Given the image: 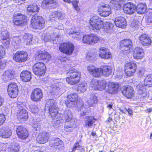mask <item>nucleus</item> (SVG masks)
<instances>
[{"label":"nucleus","mask_w":152,"mask_h":152,"mask_svg":"<svg viewBox=\"0 0 152 152\" xmlns=\"http://www.w3.org/2000/svg\"><path fill=\"white\" fill-rule=\"evenodd\" d=\"M48 110L49 115L52 118L53 120L51 121L52 124L53 126L57 128L64 121L61 117L62 115L61 114L58 113L57 106L48 108Z\"/></svg>","instance_id":"nucleus-1"},{"label":"nucleus","mask_w":152,"mask_h":152,"mask_svg":"<svg viewBox=\"0 0 152 152\" xmlns=\"http://www.w3.org/2000/svg\"><path fill=\"white\" fill-rule=\"evenodd\" d=\"M64 115L66 121L70 122L71 124H65L64 126V131L65 132L69 133L72 132L74 128L75 120L73 118L71 112L68 110H66L65 111Z\"/></svg>","instance_id":"nucleus-2"},{"label":"nucleus","mask_w":152,"mask_h":152,"mask_svg":"<svg viewBox=\"0 0 152 152\" xmlns=\"http://www.w3.org/2000/svg\"><path fill=\"white\" fill-rule=\"evenodd\" d=\"M68 77L66 81L71 85H75L78 83L80 80L81 73L74 69L70 70L67 73Z\"/></svg>","instance_id":"nucleus-3"},{"label":"nucleus","mask_w":152,"mask_h":152,"mask_svg":"<svg viewBox=\"0 0 152 152\" xmlns=\"http://www.w3.org/2000/svg\"><path fill=\"white\" fill-rule=\"evenodd\" d=\"M17 104L18 118L21 122L25 121L28 117L27 112L25 109V103L18 102Z\"/></svg>","instance_id":"nucleus-4"},{"label":"nucleus","mask_w":152,"mask_h":152,"mask_svg":"<svg viewBox=\"0 0 152 152\" xmlns=\"http://www.w3.org/2000/svg\"><path fill=\"white\" fill-rule=\"evenodd\" d=\"M45 21L41 16L35 15L31 20V26L34 29H42L44 26Z\"/></svg>","instance_id":"nucleus-5"},{"label":"nucleus","mask_w":152,"mask_h":152,"mask_svg":"<svg viewBox=\"0 0 152 152\" xmlns=\"http://www.w3.org/2000/svg\"><path fill=\"white\" fill-rule=\"evenodd\" d=\"M104 23L103 20L98 16H93L90 20V23L93 30H99L102 28Z\"/></svg>","instance_id":"nucleus-6"},{"label":"nucleus","mask_w":152,"mask_h":152,"mask_svg":"<svg viewBox=\"0 0 152 152\" xmlns=\"http://www.w3.org/2000/svg\"><path fill=\"white\" fill-rule=\"evenodd\" d=\"M27 17L20 13L15 14L13 17V22L14 24L18 26H22L26 25Z\"/></svg>","instance_id":"nucleus-7"},{"label":"nucleus","mask_w":152,"mask_h":152,"mask_svg":"<svg viewBox=\"0 0 152 152\" xmlns=\"http://www.w3.org/2000/svg\"><path fill=\"white\" fill-rule=\"evenodd\" d=\"M59 50L62 53L66 55H71L74 49V45L70 42L64 43L60 45Z\"/></svg>","instance_id":"nucleus-8"},{"label":"nucleus","mask_w":152,"mask_h":152,"mask_svg":"<svg viewBox=\"0 0 152 152\" xmlns=\"http://www.w3.org/2000/svg\"><path fill=\"white\" fill-rule=\"evenodd\" d=\"M132 46V41L129 39L122 40L120 42V48L124 53L126 55L130 52Z\"/></svg>","instance_id":"nucleus-9"},{"label":"nucleus","mask_w":152,"mask_h":152,"mask_svg":"<svg viewBox=\"0 0 152 152\" xmlns=\"http://www.w3.org/2000/svg\"><path fill=\"white\" fill-rule=\"evenodd\" d=\"M137 69L136 64L134 62H130L126 64L124 67L125 72L126 75L129 77L133 75Z\"/></svg>","instance_id":"nucleus-10"},{"label":"nucleus","mask_w":152,"mask_h":152,"mask_svg":"<svg viewBox=\"0 0 152 152\" xmlns=\"http://www.w3.org/2000/svg\"><path fill=\"white\" fill-rule=\"evenodd\" d=\"M7 92L11 98L16 97L18 92V86L17 84L14 83H10L8 86Z\"/></svg>","instance_id":"nucleus-11"},{"label":"nucleus","mask_w":152,"mask_h":152,"mask_svg":"<svg viewBox=\"0 0 152 152\" xmlns=\"http://www.w3.org/2000/svg\"><path fill=\"white\" fill-rule=\"evenodd\" d=\"M27 53L24 51H18L16 52L14 55V60L16 62L22 63L25 61L27 58Z\"/></svg>","instance_id":"nucleus-12"},{"label":"nucleus","mask_w":152,"mask_h":152,"mask_svg":"<svg viewBox=\"0 0 152 152\" xmlns=\"http://www.w3.org/2000/svg\"><path fill=\"white\" fill-rule=\"evenodd\" d=\"M46 66L45 64L42 62L36 63L33 67V72L36 75H42L45 72Z\"/></svg>","instance_id":"nucleus-13"},{"label":"nucleus","mask_w":152,"mask_h":152,"mask_svg":"<svg viewBox=\"0 0 152 152\" xmlns=\"http://www.w3.org/2000/svg\"><path fill=\"white\" fill-rule=\"evenodd\" d=\"M43 96V93L42 90L39 88H36L34 89L32 91L31 98L32 101L38 102L42 98Z\"/></svg>","instance_id":"nucleus-14"},{"label":"nucleus","mask_w":152,"mask_h":152,"mask_svg":"<svg viewBox=\"0 0 152 152\" xmlns=\"http://www.w3.org/2000/svg\"><path fill=\"white\" fill-rule=\"evenodd\" d=\"M100 38L97 35L91 34L90 35H86L83 36V42L84 43L92 44L97 43L99 40Z\"/></svg>","instance_id":"nucleus-15"},{"label":"nucleus","mask_w":152,"mask_h":152,"mask_svg":"<svg viewBox=\"0 0 152 152\" xmlns=\"http://www.w3.org/2000/svg\"><path fill=\"white\" fill-rule=\"evenodd\" d=\"M78 95L76 94H72L67 96V99L66 101V104L67 107L74 106L77 104Z\"/></svg>","instance_id":"nucleus-16"},{"label":"nucleus","mask_w":152,"mask_h":152,"mask_svg":"<svg viewBox=\"0 0 152 152\" xmlns=\"http://www.w3.org/2000/svg\"><path fill=\"white\" fill-rule=\"evenodd\" d=\"M123 10L124 13L130 15L134 14L136 11V5L129 2L125 4Z\"/></svg>","instance_id":"nucleus-17"},{"label":"nucleus","mask_w":152,"mask_h":152,"mask_svg":"<svg viewBox=\"0 0 152 152\" xmlns=\"http://www.w3.org/2000/svg\"><path fill=\"white\" fill-rule=\"evenodd\" d=\"M98 13L101 16L105 17L108 16L111 13V8L108 5H102L98 10Z\"/></svg>","instance_id":"nucleus-18"},{"label":"nucleus","mask_w":152,"mask_h":152,"mask_svg":"<svg viewBox=\"0 0 152 152\" xmlns=\"http://www.w3.org/2000/svg\"><path fill=\"white\" fill-rule=\"evenodd\" d=\"M2 30L3 29L2 28L0 37L1 39L2 40L3 43L6 48H7L9 47L10 42L8 32L7 30Z\"/></svg>","instance_id":"nucleus-19"},{"label":"nucleus","mask_w":152,"mask_h":152,"mask_svg":"<svg viewBox=\"0 0 152 152\" xmlns=\"http://www.w3.org/2000/svg\"><path fill=\"white\" fill-rule=\"evenodd\" d=\"M16 132L18 137L22 139H25L28 136L26 129L23 126H18L16 130Z\"/></svg>","instance_id":"nucleus-20"},{"label":"nucleus","mask_w":152,"mask_h":152,"mask_svg":"<svg viewBox=\"0 0 152 152\" xmlns=\"http://www.w3.org/2000/svg\"><path fill=\"white\" fill-rule=\"evenodd\" d=\"M87 69L91 74L96 77H99L102 73L101 68H97L94 66L90 65Z\"/></svg>","instance_id":"nucleus-21"},{"label":"nucleus","mask_w":152,"mask_h":152,"mask_svg":"<svg viewBox=\"0 0 152 152\" xmlns=\"http://www.w3.org/2000/svg\"><path fill=\"white\" fill-rule=\"evenodd\" d=\"M36 60H50L51 59V55L48 52H43L41 51L37 52L35 55Z\"/></svg>","instance_id":"nucleus-22"},{"label":"nucleus","mask_w":152,"mask_h":152,"mask_svg":"<svg viewBox=\"0 0 152 152\" xmlns=\"http://www.w3.org/2000/svg\"><path fill=\"white\" fill-rule=\"evenodd\" d=\"M123 95L128 98H130L134 95V91L133 88L130 86L124 87L122 91Z\"/></svg>","instance_id":"nucleus-23"},{"label":"nucleus","mask_w":152,"mask_h":152,"mask_svg":"<svg viewBox=\"0 0 152 152\" xmlns=\"http://www.w3.org/2000/svg\"><path fill=\"white\" fill-rule=\"evenodd\" d=\"M99 52V57L102 58L107 59L111 57V54L109 50L105 48H101Z\"/></svg>","instance_id":"nucleus-24"},{"label":"nucleus","mask_w":152,"mask_h":152,"mask_svg":"<svg viewBox=\"0 0 152 152\" xmlns=\"http://www.w3.org/2000/svg\"><path fill=\"white\" fill-rule=\"evenodd\" d=\"M49 139V134L43 132L39 133L37 137V140L39 143L42 144L47 142Z\"/></svg>","instance_id":"nucleus-25"},{"label":"nucleus","mask_w":152,"mask_h":152,"mask_svg":"<svg viewBox=\"0 0 152 152\" xmlns=\"http://www.w3.org/2000/svg\"><path fill=\"white\" fill-rule=\"evenodd\" d=\"M97 102V97L94 94L91 95L89 98L88 99L86 102V104H83V107L86 108H88L90 106H94Z\"/></svg>","instance_id":"nucleus-26"},{"label":"nucleus","mask_w":152,"mask_h":152,"mask_svg":"<svg viewBox=\"0 0 152 152\" xmlns=\"http://www.w3.org/2000/svg\"><path fill=\"white\" fill-rule=\"evenodd\" d=\"M12 130L8 127H4L0 130V136L5 138H9L12 135Z\"/></svg>","instance_id":"nucleus-27"},{"label":"nucleus","mask_w":152,"mask_h":152,"mask_svg":"<svg viewBox=\"0 0 152 152\" xmlns=\"http://www.w3.org/2000/svg\"><path fill=\"white\" fill-rule=\"evenodd\" d=\"M144 55L143 50L142 48L136 47L133 53V58L136 59H141Z\"/></svg>","instance_id":"nucleus-28"},{"label":"nucleus","mask_w":152,"mask_h":152,"mask_svg":"<svg viewBox=\"0 0 152 152\" xmlns=\"http://www.w3.org/2000/svg\"><path fill=\"white\" fill-rule=\"evenodd\" d=\"M139 39L140 42L143 46L149 45L151 43V39L146 34H142L139 37Z\"/></svg>","instance_id":"nucleus-29"},{"label":"nucleus","mask_w":152,"mask_h":152,"mask_svg":"<svg viewBox=\"0 0 152 152\" xmlns=\"http://www.w3.org/2000/svg\"><path fill=\"white\" fill-rule=\"evenodd\" d=\"M114 22L116 26L119 28H124L126 27V22L124 18L121 16L116 18Z\"/></svg>","instance_id":"nucleus-30"},{"label":"nucleus","mask_w":152,"mask_h":152,"mask_svg":"<svg viewBox=\"0 0 152 152\" xmlns=\"http://www.w3.org/2000/svg\"><path fill=\"white\" fill-rule=\"evenodd\" d=\"M14 71L11 70L6 71L3 75L2 79L5 81H10L14 78Z\"/></svg>","instance_id":"nucleus-31"},{"label":"nucleus","mask_w":152,"mask_h":152,"mask_svg":"<svg viewBox=\"0 0 152 152\" xmlns=\"http://www.w3.org/2000/svg\"><path fill=\"white\" fill-rule=\"evenodd\" d=\"M146 86L142 83H140L136 86L139 93L142 95L143 97L148 96V94L147 93L145 87Z\"/></svg>","instance_id":"nucleus-32"},{"label":"nucleus","mask_w":152,"mask_h":152,"mask_svg":"<svg viewBox=\"0 0 152 152\" xmlns=\"http://www.w3.org/2000/svg\"><path fill=\"white\" fill-rule=\"evenodd\" d=\"M20 77L22 80L24 82L29 81L31 78V74L28 71H23L20 74Z\"/></svg>","instance_id":"nucleus-33"},{"label":"nucleus","mask_w":152,"mask_h":152,"mask_svg":"<svg viewBox=\"0 0 152 152\" xmlns=\"http://www.w3.org/2000/svg\"><path fill=\"white\" fill-rule=\"evenodd\" d=\"M107 91L110 94L115 93L117 92L119 88V85L113 82L109 83Z\"/></svg>","instance_id":"nucleus-34"},{"label":"nucleus","mask_w":152,"mask_h":152,"mask_svg":"<svg viewBox=\"0 0 152 152\" xmlns=\"http://www.w3.org/2000/svg\"><path fill=\"white\" fill-rule=\"evenodd\" d=\"M39 7L37 5L32 4L29 5L27 8V11L30 14L34 15L39 12Z\"/></svg>","instance_id":"nucleus-35"},{"label":"nucleus","mask_w":152,"mask_h":152,"mask_svg":"<svg viewBox=\"0 0 152 152\" xmlns=\"http://www.w3.org/2000/svg\"><path fill=\"white\" fill-rule=\"evenodd\" d=\"M56 37L57 38L59 37V36L56 35L55 33L51 34L50 35L49 34H47L43 36L42 39L45 42L50 41L51 40L54 41L56 40Z\"/></svg>","instance_id":"nucleus-36"},{"label":"nucleus","mask_w":152,"mask_h":152,"mask_svg":"<svg viewBox=\"0 0 152 152\" xmlns=\"http://www.w3.org/2000/svg\"><path fill=\"white\" fill-rule=\"evenodd\" d=\"M101 71L102 74L104 76H108L112 72L111 67L109 66H104L101 67Z\"/></svg>","instance_id":"nucleus-37"},{"label":"nucleus","mask_w":152,"mask_h":152,"mask_svg":"<svg viewBox=\"0 0 152 152\" xmlns=\"http://www.w3.org/2000/svg\"><path fill=\"white\" fill-rule=\"evenodd\" d=\"M124 0H110V5L115 9L118 10L120 8L121 5Z\"/></svg>","instance_id":"nucleus-38"},{"label":"nucleus","mask_w":152,"mask_h":152,"mask_svg":"<svg viewBox=\"0 0 152 152\" xmlns=\"http://www.w3.org/2000/svg\"><path fill=\"white\" fill-rule=\"evenodd\" d=\"M113 27V24L110 22H107L103 24V28L104 31L106 33H110L112 32V30Z\"/></svg>","instance_id":"nucleus-39"},{"label":"nucleus","mask_w":152,"mask_h":152,"mask_svg":"<svg viewBox=\"0 0 152 152\" xmlns=\"http://www.w3.org/2000/svg\"><path fill=\"white\" fill-rule=\"evenodd\" d=\"M95 119L94 117L91 116H87L85 120V126L90 128L95 122Z\"/></svg>","instance_id":"nucleus-40"},{"label":"nucleus","mask_w":152,"mask_h":152,"mask_svg":"<svg viewBox=\"0 0 152 152\" xmlns=\"http://www.w3.org/2000/svg\"><path fill=\"white\" fill-rule=\"evenodd\" d=\"M146 4L143 3H140L136 7V10L137 13L139 14L145 13L146 10Z\"/></svg>","instance_id":"nucleus-41"},{"label":"nucleus","mask_w":152,"mask_h":152,"mask_svg":"<svg viewBox=\"0 0 152 152\" xmlns=\"http://www.w3.org/2000/svg\"><path fill=\"white\" fill-rule=\"evenodd\" d=\"M23 39L26 45H29L31 43L32 36L28 34H24L23 35Z\"/></svg>","instance_id":"nucleus-42"},{"label":"nucleus","mask_w":152,"mask_h":152,"mask_svg":"<svg viewBox=\"0 0 152 152\" xmlns=\"http://www.w3.org/2000/svg\"><path fill=\"white\" fill-rule=\"evenodd\" d=\"M62 143V141L58 138L53 139L50 140V145L51 147L59 146Z\"/></svg>","instance_id":"nucleus-43"},{"label":"nucleus","mask_w":152,"mask_h":152,"mask_svg":"<svg viewBox=\"0 0 152 152\" xmlns=\"http://www.w3.org/2000/svg\"><path fill=\"white\" fill-rule=\"evenodd\" d=\"M144 85L149 87L152 86V74L148 75L145 79Z\"/></svg>","instance_id":"nucleus-44"},{"label":"nucleus","mask_w":152,"mask_h":152,"mask_svg":"<svg viewBox=\"0 0 152 152\" xmlns=\"http://www.w3.org/2000/svg\"><path fill=\"white\" fill-rule=\"evenodd\" d=\"M87 88V84L84 82L81 83H79L78 85L77 90L78 91H80L81 93H83L86 91Z\"/></svg>","instance_id":"nucleus-45"},{"label":"nucleus","mask_w":152,"mask_h":152,"mask_svg":"<svg viewBox=\"0 0 152 152\" xmlns=\"http://www.w3.org/2000/svg\"><path fill=\"white\" fill-rule=\"evenodd\" d=\"M20 43V39L19 36L14 37L12 38V44L15 48L18 47Z\"/></svg>","instance_id":"nucleus-46"},{"label":"nucleus","mask_w":152,"mask_h":152,"mask_svg":"<svg viewBox=\"0 0 152 152\" xmlns=\"http://www.w3.org/2000/svg\"><path fill=\"white\" fill-rule=\"evenodd\" d=\"M57 102L56 100L53 99H47L46 100V107L48 108L52 107L53 106H56Z\"/></svg>","instance_id":"nucleus-47"},{"label":"nucleus","mask_w":152,"mask_h":152,"mask_svg":"<svg viewBox=\"0 0 152 152\" xmlns=\"http://www.w3.org/2000/svg\"><path fill=\"white\" fill-rule=\"evenodd\" d=\"M100 82L96 79H92L90 83V87L95 90H97Z\"/></svg>","instance_id":"nucleus-48"},{"label":"nucleus","mask_w":152,"mask_h":152,"mask_svg":"<svg viewBox=\"0 0 152 152\" xmlns=\"http://www.w3.org/2000/svg\"><path fill=\"white\" fill-rule=\"evenodd\" d=\"M32 122L31 123L32 126L34 128L38 127L40 126L41 124L40 121L41 119L38 117L37 118H34L32 120Z\"/></svg>","instance_id":"nucleus-49"},{"label":"nucleus","mask_w":152,"mask_h":152,"mask_svg":"<svg viewBox=\"0 0 152 152\" xmlns=\"http://www.w3.org/2000/svg\"><path fill=\"white\" fill-rule=\"evenodd\" d=\"M20 148V147L18 145H12L9 148L8 151L9 152H18Z\"/></svg>","instance_id":"nucleus-50"},{"label":"nucleus","mask_w":152,"mask_h":152,"mask_svg":"<svg viewBox=\"0 0 152 152\" xmlns=\"http://www.w3.org/2000/svg\"><path fill=\"white\" fill-rule=\"evenodd\" d=\"M57 2L54 0H44L42 3V6L43 7L44 5L51 4H57Z\"/></svg>","instance_id":"nucleus-51"},{"label":"nucleus","mask_w":152,"mask_h":152,"mask_svg":"<svg viewBox=\"0 0 152 152\" xmlns=\"http://www.w3.org/2000/svg\"><path fill=\"white\" fill-rule=\"evenodd\" d=\"M71 36L74 38H80V37L82 36V34L80 33L79 32L77 31H72L70 33Z\"/></svg>","instance_id":"nucleus-52"},{"label":"nucleus","mask_w":152,"mask_h":152,"mask_svg":"<svg viewBox=\"0 0 152 152\" xmlns=\"http://www.w3.org/2000/svg\"><path fill=\"white\" fill-rule=\"evenodd\" d=\"M146 22L148 24H150L152 23V10H151L149 13V14L146 16Z\"/></svg>","instance_id":"nucleus-53"},{"label":"nucleus","mask_w":152,"mask_h":152,"mask_svg":"<svg viewBox=\"0 0 152 152\" xmlns=\"http://www.w3.org/2000/svg\"><path fill=\"white\" fill-rule=\"evenodd\" d=\"M106 83L104 81H100L97 87V90H102L105 89L106 87Z\"/></svg>","instance_id":"nucleus-54"},{"label":"nucleus","mask_w":152,"mask_h":152,"mask_svg":"<svg viewBox=\"0 0 152 152\" xmlns=\"http://www.w3.org/2000/svg\"><path fill=\"white\" fill-rule=\"evenodd\" d=\"M30 108L31 112L33 113L37 114L39 111V109L36 105H31L30 106Z\"/></svg>","instance_id":"nucleus-55"},{"label":"nucleus","mask_w":152,"mask_h":152,"mask_svg":"<svg viewBox=\"0 0 152 152\" xmlns=\"http://www.w3.org/2000/svg\"><path fill=\"white\" fill-rule=\"evenodd\" d=\"M5 53V48L2 46L0 45V59L4 57Z\"/></svg>","instance_id":"nucleus-56"},{"label":"nucleus","mask_w":152,"mask_h":152,"mask_svg":"<svg viewBox=\"0 0 152 152\" xmlns=\"http://www.w3.org/2000/svg\"><path fill=\"white\" fill-rule=\"evenodd\" d=\"M81 147V146L80 145L78 142H77L74 144L73 147L72 149V151H75L76 150H79Z\"/></svg>","instance_id":"nucleus-57"},{"label":"nucleus","mask_w":152,"mask_h":152,"mask_svg":"<svg viewBox=\"0 0 152 152\" xmlns=\"http://www.w3.org/2000/svg\"><path fill=\"white\" fill-rule=\"evenodd\" d=\"M6 147V145L5 144H0V152H5Z\"/></svg>","instance_id":"nucleus-58"},{"label":"nucleus","mask_w":152,"mask_h":152,"mask_svg":"<svg viewBox=\"0 0 152 152\" xmlns=\"http://www.w3.org/2000/svg\"><path fill=\"white\" fill-rule=\"evenodd\" d=\"M5 119V115L4 114H0V126L4 124Z\"/></svg>","instance_id":"nucleus-59"},{"label":"nucleus","mask_w":152,"mask_h":152,"mask_svg":"<svg viewBox=\"0 0 152 152\" xmlns=\"http://www.w3.org/2000/svg\"><path fill=\"white\" fill-rule=\"evenodd\" d=\"M72 4L75 9L77 11L79 10V8L78 6V2L77 1H74L72 3Z\"/></svg>","instance_id":"nucleus-60"},{"label":"nucleus","mask_w":152,"mask_h":152,"mask_svg":"<svg viewBox=\"0 0 152 152\" xmlns=\"http://www.w3.org/2000/svg\"><path fill=\"white\" fill-rule=\"evenodd\" d=\"M63 86V84L61 82H59L55 84L53 86V91H54L56 88H59V86Z\"/></svg>","instance_id":"nucleus-61"},{"label":"nucleus","mask_w":152,"mask_h":152,"mask_svg":"<svg viewBox=\"0 0 152 152\" xmlns=\"http://www.w3.org/2000/svg\"><path fill=\"white\" fill-rule=\"evenodd\" d=\"M6 64L2 62L1 59H0V69H2L5 67Z\"/></svg>","instance_id":"nucleus-62"},{"label":"nucleus","mask_w":152,"mask_h":152,"mask_svg":"<svg viewBox=\"0 0 152 152\" xmlns=\"http://www.w3.org/2000/svg\"><path fill=\"white\" fill-rule=\"evenodd\" d=\"M57 13V11H55L52 12L50 17L51 18H57L56 14Z\"/></svg>","instance_id":"nucleus-63"},{"label":"nucleus","mask_w":152,"mask_h":152,"mask_svg":"<svg viewBox=\"0 0 152 152\" xmlns=\"http://www.w3.org/2000/svg\"><path fill=\"white\" fill-rule=\"evenodd\" d=\"M62 16V13L60 12H57V13L56 14L57 18L59 19L61 18Z\"/></svg>","instance_id":"nucleus-64"}]
</instances>
